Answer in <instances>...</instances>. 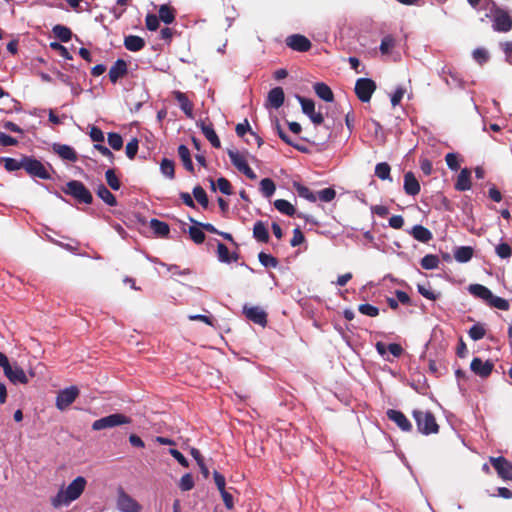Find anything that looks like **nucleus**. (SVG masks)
<instances>
[{"label":"nucleus","instance_id":"1","mask_svg":"<svg viewBox=\"0 0 512 512\" xmlns=\"http://www.w3.org/2000/svg\"><path fill=\"white\" fill-rule=\"evenodd\" d=\"M87 480L83 476L76 477L69 485L61 486L57 494L50 499L51 505L58 509L69 506L84 492Z\"/></svg>","mask_w":512,"mask_h":512},{"label":"nucleus","instance_id":"2","mask_svg":"<svg viewBox=\"0 0 512 512\" xmlns=\"http://www.w3.org/2000/svg\"><path fill=\"white\" fill-rule=\"evenodd\" d=\"M412 415L416 421L417 428L420 433L429 435L438 432L439 426L431 412L424 410H414Z\"/></svg>","mask_w":512,"mask_h":512},{"label":"nucleus","instance_id":"3","mask_svg":"<svg viewBox=\"0 0 512 512\" xmlns=\"http://www.w3.org/2000/svg\"><path fill=\"white\" fill-rule=\"evenodd\" d=\"M63 192L71 195L81 203L90 204L92 202V194L80 181H69L63 188Z\"/></svg>","mask_w":512,"mask_h":512},{"label":"nucleus","instance_id":"4","mask_svg":"<svg viewBox=\"0 0 512 512\" xmlns=\"http://www.w3.org/2000/svg\"><path fill=\"white\" fill-rule=\"evenodd\" d=\"M493 21V29L498 32H508L512 28V20L508 13L498 7L494 3H492V8L490 9Z\"/></svg>","mask_w":512,"mask_h":512},{"label":"nucleus","instance_id":"5","mask_svg":"<svg viewBox=\"0 0 512 512\" xmlns=\"http://www.w3.org/2000/svg\"><path fill=\"white\" fill-rule=\"evenodd\" d=\"M130 422L131 420L129 417L121 413H115L95 420L92 424V429L95 431H100L124 424H129Z\"/></svg>","mask_w":512,"mask_h":512},{"label":"nucleus","instance_id":"6","mask_svg":"<svg viewBox=\"0 0 512 512\" xmlns=\"http://www.w3.org/2000/svg\"><path fill=\"white\" fill-rule=\"evenodd\" d=\"M376 90V83L370 78H359L355 84V93L360 101L369 102Z\"/></svg>","mask_w":512,"mask_h":512},{"label":"nucleus","instance_id":"7","mask_svg":"<svg viewBox=\"0 0 512 512\" xmlns=\"http://www.w3.org/2000/svg\"><path fill=\"white\" fill-rule=\"evenodd\" d=\"M228 156L232 164L247 178L251 180L256 179L257 176L254 173V171L249 167L244 154L235 150H228Z\"/></svg>","mask_w":512,"mask_h":512},{"label":"nucleus","instance_id":"8","mask_svg":"<svg viewBox=\"0 0 512 512\" xmlns=\"http://www.w3.org/2000/svg\"><path fill=\"white\" fill-rule=\"evenodd\" d=\"M79 389L76 386H70L59 391L56 397V407L63 411L67 409L78 397Z\"/></svg>","mask_w":512,"mask_h":512},{"label":"nucleus","instance_id":"9","mask_svg":"<svg viewBox=\"0 0 512 512\" xmlns=\"http://www.w3.org/2000/svg\"><path fill=\"white\" fill-rule=\"evenodd\" d=\"M490 463L503 480L512 481V463L504 457H490Z\"/></svg>","mask_w":512,"mask_h":512},{"label":"nucleus","instance_id":"10","mask_svg":"<svg viewBox=\"0 0 512 512\" xmlns=\"http://www.w3.org/2000/svg\"><path fill=\"white\" fill-rule=\"evenodd\" d=\"M24 169L32 176L40 179H49L50 174L45 166L38 160L25 157L24 158Z\"/></svg>","mask_w":512,"mask_h":512},{"label":"nucleus","instance_id":"11","mask_svg":"<svg viewBox=\"0 0 512 512\" xmlns=\"http://www.w3.org/2000/svg\"><path fill=\"white\" fill-rule=\"evenodd\" d=\"M117 508L121 512H140L141 505L123 490L118 492Z\"/></svg>","mask_w":512,"mask_h":512},{"label":"nucleus","instance_id":"12","mask_svg":"<svg viewBox=\"0 0 512 512\" xmlns=\"http://www.w3.org/2000/svg\"><path fill=\"white\" fill-rule=\"evenodd\" d=\"M494 368V363L490 360L483 361L481 358L475 357L470 364L473 373L480 377H488Z\"/></svg>","mask_w":512,"mask_h":512},{"label":"nucleus","instance_id":"13","mask_svg":"<svg viewBox=\"0 0 512 512\" xmlns=\"http://www.w3.org/2000/svg\"><path fill=\"white\" fill-rule=\"evenodd\" d=\"M286 45L292 50L306 52L311 48V42L308 38L300 34L290 35L286 38Z\"/></svg>","mask_w":512,"mask_h":512},{"label":"nucleus","instance_id":"14","mask_svg":"<svg viewBox=\"0 0 512 512\" xmlns=\"http://www.w3.org/2000/svg\"><path fill=\"white\" fill-rule=\"evenodd\" d=\"M4 374L14 384H27L29 381L24 370L16 364L11 365Z\"/></svg>","mask_w":512,"mask_h":512},{"label":"nucleus","instance_id":"15","mask_svg":"<svg viewBox=\"0 0 512 512\" xmlns=\"http://www.w3.org/2000/svg\"><path fill=\"white\" fill-rule=\"evenodd\" d=\"M244 314L245 316L253 321L256 324L264 326L267 322V316L264 310H262L260 307L254 306V307H247L244 306Z\"/></svg>","mask_w":512,"mask_h":512},{"label":"nucleus","instance_id":"16","mask_svg":"<svg viewBox=\"0 0 512 512\" xmlns=\"http://www.w3.org/2000/svg\"><path fill=\"white\" fill-rule=\"evenodd\" d=\"M387 417L389 420L396 423L397 426L403 431H410L412 429L410 421L401 411L389 409L387 411Z\"/></svg>","mask_w":512,"mask_h":512},{"label":"nucleus","instance_id":"17","mask_svg":"<svg viewBox=\"0 0 512 512\" xmlns=\"http://www.w3.org/2000/svg\"><path fill=\"white\" fill-rule=\"evenodd\" d=\"M197 126L201 129L202 133L206 137V139L211 143V145L215 148L221 147V142L213 128L212 124H206L204 121L197 122Z\"/></svg>","mask_w":512,"mask_h":512},{"label":"nucleus","instance_id":"18","mask_svg":"<svg viewBox=\"0 0 512 512\" xmlns=\"http://www.w3.org/2000/svg\"><path fill=\"white\" fill-rule=\"evenodd\" d=\"M127 73V64L123 59H118L109 70V79L112 83H116Z\"/></svg>","mask_w":512,"mask_h":512},{"label":"nucleus","instance_id":"19","mask_svg":"<svg viewBox=\"0 0 512 512\" xmlns=\"http://www.w3.org/2000/svg\"><path fill=\"white\" fill-rule=\"evenodd\" d=\"M284 99L285 95L283 89L281 87H275L268 93L267 105L274 109H278L283 105Z\"/></svg>","mask_w":512,"mask_h":512},{"label":"nucleus","instance_id":"20","mask_svg":"<svg viewBox=\"0 0 512 512\" xmlns=\"http://www.w3.org/2000/svg\"><path fill=\"white\" fill-rule=\"evenodd\" d=\"M404 191L410 196H415L420 192V184L412 172L404 175Z\"/></svg>","mask_w":512,"mask_h":512},{"label":"nucleus","instance_id":"21","mask_svg":"<svg viewBox=\"0 0 512 512\" xmlns=\"http://www.w3.org/2000/svg\"><path fill=\"white\" fill-rule=\"evenodd\" d=\"M53 150L64 160L76 162L78 159L76 151L69 145L54 144Z\"/></svg>","mask_w":512,"mask_h":512},{"label":"nucleus","instance_id":"22","mask_svg":"<svg viewBox=\"0 0 512 512\" xmlns=\"http://www.w3.org/2000/svg\"><path fill=\"white\" fill-rule=\"evenodd\" d=\"M471 188V171L468 168H464L460 171L457 176L455 183V189L458 191H467Z\"/></svg>","mask_w":512,"mask_h":512},{"label":"nucleus","instance_id":"23","mask_svg":"<svg viewBox=\"0 0 512 512\" xmlns=\"http://www.w3.org/2000/svg\"><path fill=\"white\" fill-rule=\"evenodd\" d=\"M468 292L477 297V298H480L482 299L483 301H485L487 304L490 300V298L492 297V292L485 286L481 285V284H471L468 286Z\"/></svg>","mask_w":512,"mask_h":512},{"label":"nucleus","instance_id":"24","mask_svg":"<svg viewBox=\"0 0 512 512\" xmlns=\"http://www.w3.org/2000/svg\"><path fill=\"white\" fill-rule=\"evenodd\" d=\"M124 46L129 51L137 52L144 48L145 41L139 36L128 35L124 38Z\"/></svg>","mask_w":512,"mask_h":512},{"label":"nucleus","instance_id":"25","mask_svg":"<svg viewBox=\"0 0 512 512\" xmlns=\"http://www.w3.org/2000/svg\"><path fill=\"white\" fill-rule=\"evenodd\" d=\"M174 95L181 110L186 114L187 117L193 118V104L189 101L187 96L180 91L174 92Z\"/></svg>","mask_w":512,"mask_h":512},{"label":"nucleus","instance_id":"26","mask_svg":"<svg viewBox=\"0 0 512 512\" xmlns=\"http://www.w3.org/2000/svg\"><path fill=\"white\" fill-rule=\"evenodd\" d=\"M409 233L413 236L414 239L423 243L429 242L433 237L430 230L422 225L413 226Z\"/></svg>","mask_w":512,"mask_h":512},{"label":"nucleus","instance_id":"27","mask_svg":"<svg viewBox=\"0 0 512 512\" xmlns=\"http://www.w3.org/2000/svg\"><path fill=\"white\" fill-rule=\"evenodd\" d=\"M314 91L319 98L326 102H332L334 100V95L331 88L325 83H316L314 85Z\"/></svg>","mask_w":512,"mask_h":512},{"label":"nucleus","instance_id":"28","mask_svg":"<svg viewBox=\"0 0 512 512\" xmlns=\"http://www.w3.org/2000/svg\"><path fill=\"white\" fill-rule=\"evenodd\" d=\"M253 236L259 241L266 243L269 240V233L263 222L257 221L253 227Z\"/></svg>","mask_w":512,"mask_h":512},{"label":"nucleus","instance_id":"29","mask_svg":"<svg viewBox=\"0 0 512 512\" xmlns=\"http://www.w3.org/2000/svg\"><path fill=\"white\" fill-rule=\"evenodd\" d=\"M217 257L220 262L223 263H231L232 261L237 260V255H232L226 245H224L221 242H218L217 244Z\"/></svg>","mask_w":512,"mask_h":512},{"label":"nucleus","instance_id":"30","mask_svg":"<svg viewBox=\"0 0 512 512\" xmlns=\"http://www.w3.org/2000/svg\"><path fill=\"white\" fill-rule=\"evenodd\" d=\"M473 256V249L469 246L458 247L454 251V258L459 263H466L471 260Z\"/></svg>","mask_w":512,"mask_h":512},{"label":"nucleus","instance_id":"31","mask_svg":"<svg viewBox=\"0 0 512 512\" xmlns=\"http://www.w3.org/2000/svg\"><path fill=\"white\" fill-rule=\"evenodd\" d=\"M178 155H179V158L181 159L185 169L188 170L189 172H193L194 167H193V163L191 160V155H190V151H189L188 147L185 145H180L178 147Z\"/></svg>","mask_w":512,"mask_h":512},{"label":"nucleus","instance_id":"32","mask_svg":"<svg viewBox=\"0 0 512 512\" xmlns=\"http://www.w3.org/2000/svg\"><path fill=\"white\" fill-rule=\"evenodd\" d=\"M159 19L165 24H171L175 20V10L169 5L163 4L159 7Z\"/></svg>","mask_w":512,"mask_h":512},{"label":"nucleus","instance_id":"33","mask_svg":"<svg viewBox=\"0 0 512 512\" xmlns=\"http://www.w3.org/2000/svg\"><path fill=\"white\" fill-rule=\"evenodd\" d=\"M97 195L109 206H115L117 204L115 196L103 184L99 185L97 188Z\"/></svg>","mask_w":512,"mask_h":512},{"label":"nucleus","instance_id":"34","mask_svg":"<svg viewBox=\"0 0 512 512\" xmlns=\"http://www.w3.org/2000/svg\"><path fill=\"white\" fill-rule=\"evenodd\" d=\"M293 187L300 197H302L310 202H316L317 196L308 187H306L298 182H295L293 184Z\"/></svg>","mask_w":512,"mask_h":512},{"label":"nucleus","instance_id":"35","mask_svg":"<svg viewBox=\"0 0 512 512\" xmlns=\"http://www.w3.org/2000/svg\"><path fill=\"white\" fill-rule=\"evenodd\" d=\"M150 227L156 235L161 237L167 236L170 231L168 224L158 219H152L150 221Z\"/></svg>","mask_w":512,"mask_h":512},{"label":"nucleus","instance_id":"36","mask_svg":"<svg viewBox=\"0 0 512 512\" xmlns=\"http://www.w3.org/2000/svg\"><path fill=\"white\" fill-rule=\"evenodd\" d=\"M274 206L280 213L288 216H293L296 212L294 206L284 199H277L274 202Z\"/></svg>","mask_w":512,"mask_h":512},{"label":"nucleus","instance_id":"37","mask_svg":"<svg viewBox=\"0 0 512 512\" xmlns=\"http://www.w3.org/2000/svg\"><path fill=\"white\" fill-rule=\"evenodd\" d=\"M0 161L4 163V167L7 171H16L21 168L24 169V158L17 160L14 158L3 157L0 159Z\"/></svg>","mask_w":512,"mask_h":512},{"label":"nucleus","instance_id":"38","mask_svg":"<svg viewBox=\"0 0 512 512\" xmlns=\"http://www.w3.org/2000/svg\"><path fill=\"white\" fill-rule=\"evenodd\" d=\"M440 260L437 255L428 254L421 259V266L426 270H433L438 268Z\"/></svg>","mask_w":512,"mask_h":512},{"label":"nucleus","instance_id":"39","mask_svg":"<svg viewBox=\"0 0 512 512\" xmlns=\"http://www.w3.org/2000/svg\"><path fill=\"white\" fill-rule=\"evenodd\" d=\"M296 99L299 101L302 112L308 117L312 115L315 111V103L311 99L304 98L300 95H296Z\"/></svg>","mask_w":512,"mask_h":512},{"label":"nucleus","instance_id":"40","mask_svg":"<svg viewBox=\"0 0 512 512\" xmlns=\"http://www.w3.org/2000/svg\"><path fill=\"white\" fill-rule=\"evenodd\" d=\"M52 31L54 35L62 42H68L71 39V30L63 25L54 26Z\"/></svg>","mask_w":512,"mask_h":512},{"label":"nucleus","instance_id":"41","mask_svg":"<svg viewBox=\"0 0 512 512\" xmlns=\"http://www.w3.org/2000/svg\"><path fill=\"white\" fill-rule=\"evenodd\" d=\"M188 233H189L190 238L196 244H201L205 240V234L203 232V229L197 224L189 227Z\"/></svg>","mask_w":512,"mask_h":512},{"label":"nucleus","instance_id":"42","mask_svg":"<svg viewBox=\"0 0 512 512\" xmlns=\"http://www.w3.org/2000/svg\"><path fill=\"white\" fill-rule=\"evenodd\" d=\"M275 190L276 186L270 178H264L261 180L260 191L265 197L270 198L274 194Z\"/></svg>","mask_w":512,"mask_h":512},{"label":"nucleus","instance_id":"43","mask_svg":"<svg viewBox=\"0 0 512 512\" xmlns=\"http://www.w3.org/2000/svg\"><path fill=\"white\" fill-rule=\"evenodd\" d=\"M391 168L388 163H378L375 167V175L381 180H392L390 177Z\"/></svg>","mask_w":512,"mask_h":512},{"label":"nucleus","instance_id":"44","mask_svg":"<svg viewBox=\"0 0 512 512\" xmlns=\"http://www.w3.org/2000/svg\"><path fill=\"white\" fill-rule=\"evenodd\" d=\"M160 170L161 173L169 179H173L175 177L174 163L167 158H164L161 161Z\"/></svg>","mask_w":512,"mask_h":512},{"label":"nucleus","instance_id":"45","mask_svg":"<svg viewBox=\"0 0 512 512\" xmlns=\"http://www.w3.org/2000/svg\"><path fill=\"white\" fill-rule=\"evenodd\" d=\"M488 304L491 307L497 308L499 310L507 311L510 308L509 302L501 297L495 296L492 294V297L490 298Z\"/></svg>","mask_w":512,"mask_h":512},{"label":"nucleus","instance_id":"46","mask_svg":"<svg viewBox=\"0 0 512 512\" xmlns=\"http://www.w3.org/2000/svg\"><path fill=\"white\" fill-rule=\"evenodd\" d=\"M193 196L196 199V201L203 206L204 208L208 205V198L205 190L201 186H196L193 189Z\"/></svg>","mask_w":512,"mask_h":512},{"label":"nucleus","instance_id":"47","mask_svg":"<svg viewBox=\"0 0 512 512\" xmlns=\"http://www.w3.org/2000/svg\"><path fill=\"white\" fill-rule=\"evenodd\" d=\"M107 184L110 186L113 190H119L120 189V180L116 176L113 169H108L105 173Z\"/></svg>","mask_w":512,"mask_h":512},{"label":"nucleus","instance_id":"48","mask_svg":"<svg viewBox=\"0 0 512 512\" xmlns=\"http://www.w3.org/2000/svg\"><path fill=\"white\" fill-rule=\"evenodd\" d=\"M258 259L259 262L265 267L276 268L278 265V260L275 257L264 252L259 253Z\"/></svg>","mask_w":512,"mask_h":512},{"label":"nucleus","instance_id":"49","mask_svg":"<svg viewBox=\"0 0 512 512\" xmlns=\"http://www.w3.org/2000/svg\"><path fill=\"white\" fill-rule=\"evenodd\" d=\"M395 46V39L391 35L385 36L380 44V51L382 54H389Z\"/></svg>","mask_w":512,"mask_h":512},{"label":"nucleus","instance_id":"50","mask_svg":"<svg viewBox=\"0 0 512 512\" xmlns=\"http://www.w3.org/2000/svg\"><path fill=\"white\" fill-rule=\"evenodd\" d=\"M468 333L472 340L478 341L485 336L486 331L482 325L475 324L469 329Z\"/></svg>","mask_w":512,"mask_h":512},{"label":"nucleus","instance_id":"51","mask_svg":"<svg viewBox=\"0 0 512 512\" xmlns=\"http://www.w3.org/2000/svg\"><path fill=\"white\" fill-rule=\"evenodd\" d=\"M108 144L114 150H120L123 146V140L118 133H108Z\"/></svg>","mask_w":512,"mask_h":512},{"label":"nucleus","instance_id":"52","mask_svg":"<svg viewBox=\"0 0 512 512\" xmlns=\"http://www.w3.org/2000/svg\"><path fill=\"white\" fill-rule=\"evenodd\" d=\"M358 310L361 314L369 317H376L379 315V309L376 306L367 303L359 305Z\"/></svg>","mask_w":512,"mask_h":512},{"label":"nucleus","instance_id":"53","mask_svg":"<svg viewBox=\"0 0 512 512\" xmlns=\"http://www.w3.org/2000/svg\"><path fill=\"white\" fill-rule=\"evenodd\" d=\"M495 251L496 254L502 259H507L512 254V249L510 245L505 242L498 244L495 248Z\"/></svg>","mask_w":512,"mask_h":512},{"label":"nucleus","instance_id":"54","mask_svg":"<svg viewBox=\"0 0 512 512\" xmlns=\"http://www.w3.org/2000/svg\"><path fill=\"white\" fill-rule=\"evenodd\" d=\"M316 196L322 202H331L335 198L336 192L333 188H325L319 191Z\"/></svg>","mask_w":512,"mask_h":512},{"label":"nucleus","instance_id":"55","mask_svg":"<svg viewBox=\"0 0 512 512\" xmlns=\"http://www.w3.org/2000/svg\"><path fill=\"white\" fill-rule=\"evenodd\" d=\"M179 487L182 491H189L194 487V480L191 474H184L179 482Z\"/></svg>","mask_w":512,"mask_h":512},{"label":"nucleus","instance_id":"56","mask_svg":"<svg viewBox=\"0 0 512 512\" xmlns=\"http://www.w3.org/2000/svg\"><path fill=\"white\" fill-rule=\"evenodd\" d=\"M217 188L220 190L221 193H223L225 195L232 194V186H231L230 182L224 177L218 178Z\"/></svg>","mask_w":512,"mask_h":512},{"label":"nucleus","instance_id":"57","mask_svg":"<svg viewBox=\"0 0 512 512\" xmlns=\"http://www.w3.org/2000/svg\"><path fill=\"white\" fill-rule=\"evenodd\" d=\"M473 58L477 63L482 65L483 63L488 61L489 54L485 49L477 48L473 51Z\"/></svg>","mask_w":512,"mask_h":512},{"label":"nucleus","instance_id":"58","mask_svg":"<svg viewBox=\"0 0 512 512\" xmlns=\"http://www.w3.org/2000/svg\"><path fill=\"white\" fill-rule=\"evenodd\" d=\"M138 151V140L136 138L131 139L126 145V155L129 159H134Z\"/></svg>","mask_w":512,"mask_h":512},{"label":"nucleus","instance_id":"59","mask_svg":"<svg viewBox=\"0 0 512 512\" xmlns=\"http://www.w3.org/2000/svg\"><path fill=\"white\" fill-rule=\"evenodd\" d=\"M145 24L148 30L155 31L159 27V18L155 14H148L145 19Z\"/></svg>","mask_w":512,"mask_h":512},{"label":"nucleus","instance_id":"60","mask_svg":"<svg viewBox=\"0 0 512 512\" xmlns=\"http://www.w3.org/2000/svg\"><path fill=\"white\" fill-rule=\"evenodd\" d=\"M418 292L429 300H436L439 297V293L433 292L429 287L424 285H418Z\"/></svg>","mask_w":512,"mask_h":512},{"label":"nucleus","instance_id":"61","mask_svg":"<svg viewBox=\"0 0 512 512\" xmlns=\"http://www.w3.org/2000/svg\"><path fill=\"white\" fill-rule=\"evenodd\" d=\"M90 138L93 142H97V144L102 143L104 141V133L102 130L96 126H92L90 129Z\"/></svg>","mask_w":512,"mask_h":512},{"label":"nucleus","instance_id":"62","mask_svg":"<svg viewBox=\"0 0 512 512\" xmlns=\"http://www.w3.org/2000/svg\"><path fill=\"white\" fill-rule=\"evenodd\" d=\"M445 161L447 166L451 170H457L459 168V161H458V155L455 153H448L445 156Z\"/></svg>","mask_w":512,"mask_h":512},{"label":"nucleus","instance_id":"63","mask_svg":"<svg viewBox=\"0 0 512 512\" xmlns=\"http://www.w3.org/2000/svg\"><path fill=\"white\" fill-rule=\"evenodd\" d=\"M303 241H304L303 233L301 232V230L299 228H295L293 230V237L290 241L291 246L296 247V246L300 245L301 243H303Z\"/></svg>","mask_w":512,"mask_h":512},{"label":"nucleus","instance_id":"64","mask_svg":"<svg viewBox=\"0 0 512 512\" xmlns=\"http://www.w3.org/2000/svg\"><path fill=\"white\" fill-rule=\"evenodd\" d=\"M404 93H405V90L401 87H399L395 90V92L391 96V104L393 107L397 106L401 102V100L404 96Z\"/></svg>","mask_w":512,"mask_h":512}]
</instances>
